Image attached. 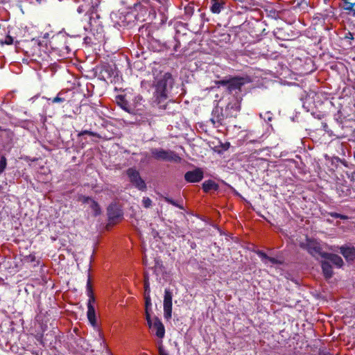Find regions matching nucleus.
<instances>
[{"label": "nucleus", "mask_w": 355, "mask_h": 355, "mask_svg": "<svg viewBox=\"0 0 355 355\" xmlns=\"http://www.w3.org/2000/svg\"><path fill=\"white\" fill-rule=\"evenodd\" d=\"M155 336L160 340L163 339L165 336V328L161 320L157 318H154V322L151 326H148Z\"/></svg>", "instance_id": "7"}, {"label": "nucleus", "mask_w": 355, "mask_h": 355, "mask_svg": "<svg viewBox=\"0 0 355 355\" xmlns=\"http://www.w3.org/2000/svg\"><path fill=\"white\" fill-rule=\"evenodd\" d=\"M223 121L224 114L222 113V110L218 107L215 108L212 112L211 123L214 125H219L223 124Z\"/></svg>", "instance_id": "11"}, {"label": "nucleus", "mask_w": 355, "mask_h": 355, "mask_svg": "<svg viewBox=\"0 0 355 355\" xmlns=\"http://www.w3.org/2000/svg\"><path fill=\"white\" fill-rule=\"evenodd\" d=\"M87 295L89 297V300L87 303V306L90 305H93V304L95 302V297L92 291V284L90 279L89 278L87 283Z\"/></svg>", "instance_id": "19"}, {"label": "nucleus", "mask_w": 355, "mask_h": 355, "mask_svg": "<svg viewBox=\"0 0 355 355\" xmlns=\"http://www.w3.org/2000/svg\"><path fill=\"white\" fill-rule=\"evenodd\" d=\"M343 8L344 10L348 11V13L352 15V16H355V8L354 6H351L349 3H347V1H343Z\"/></svg>", "instance_id": "22"}, {"label": "nucleus", "mask_w": 355, "mask_h": 355, "mask_svg": "<svg viewBox=\"0 0 355 355\" xmlns=\"http://www.w3.org/2000/svg\"><path fill=\"white\" fill-rule=\"evenodd\" d=\"M150 294V286L149 283L147 281H145L144 282V295L145 294Z\"/></svg>", "instance_id": "33"}, {"label": "nucleus", "mask_w": 355, "mask_h": 355, "mask_svg": "<svg viewBox=\"0 0 355 355\" xmlns=\"http://www.w3.org/2000/svg\"><path fill=\"white\" fill-rule=\"evenodd\" d=\"M66 93V92L61 91L58 94L56 97L53 98H49V101H51L53 103H63L66 101V98L64 96Z\"/></svg>", "instance_id": "21"}, {"label": "nucleus", "mask_w": 355, "mask_h": 355, "mask_svg": "<svg viewBox=\"0 0 355 355\" xmlns=\"http://www.w3.org/2000/svg\"><path fill=\"white\" fill-rule=\"evenodd\" d=\"M158 352L159 355H168L165 349H164L163 346L162 345V343L158 347Z\"/></svg>", "instance_id": "30"}, {"label": "nucleus", "mask_w": 355, "mask_h": 355, "mask_svg": "<svg viewBox=\"0 0 355 355\" xmlns=\"http://www.w3.org/2000/svg\"><path fill=\"white\" fill-rule=\"evenodd\" d=\"M218 188V184L211 180H207L202 184V189L205 192H209L211 190L216 191Z\"/></svg>", "instance_id": "18"}, {"label": "nucleus", "mask_w": 355, "mask_h": 355, "mask_svg": "<svg viewBox=\"0 0 355 355\" xmlns=\"http://www.w3.org/2000/svg\"><path fill=\"white\" fill-rule=\"evenodd\" d=\"M37 53V52L36 51V50L35 49L34 51L32 53V55H35Z\"/></svg>", "instance_id": "42"}, {"label": "nucleus", "mask_w": 355, "mask_h": 355, "mask_svg": "<svg viewBox=\"0 0 355 355\" xmlns=\"http://www.w3.org/2000/svg\"><path fill=\"white\" fill-rule=\"evenodd\" d=\"M340 253L343 255L347 261H354L355 259V248L354 247H340Z\"/></svg>", "instance_id": "12"}, {"label": "nucleus", "mask_w": 355, "mask_h": 355, "mask_svg": "<svg viewBox=\"0 0 355 355\" xmlns=\"http://www.w3.org/2000/svg\"><path fill=\"white\" fill-rule=\"evenodd\" d=\"M268 262H270L272 264H279V263H281V261H279L277 259L273 258V257H268V258L266 259V264Z\"/></svg>", "instance_id": "29"}, {"label": "nucleus", "mask_w": 355, "mask_h": 355, "mask_svg": "<svg viewBox=\"0 0 355 355\" xmlns=\"http://www.w3.org/2000/svg\"><path fill=\"white\" fill-rule=\"evenodd\" d=\"M184 178L189 182H199L203 178V171L200 168L188 171L185 173Z\"/></svg>", "instance_id": "9"}, {"label": "nucleus", "mask_w": 355, "mask_h": 355, "mask_svg": "<svg viewBox=\"0 0 355 355\" xmlns=\"http://www.w3.org/2000/svg\"><path fill=\"white\" fill-rule=\"evenodd\" d=\"M322 257L330 261L332 263L338 268H340L343 265V261L342 258L337 254L325 252L322 254Z\"/></svg>", "instance_id": "13"}, {"label": "nucleus", "mask_w": 355, "mask_h": 355, "mask_svg": "<svg viewBox=\"0 0 355 355\" xmlns=\"http://www.w3.org/2000/svg\"><path fill=\"white\" fill-rule=\"evenodd\" d=\"M331 216L335 218H338V216H339V214L338 213H336V212H331L329 214Z\"/></svg>", "instance_id": "37"}, {"label": "nucleus", "mask_w": 355, "mask_h": 355, "mask_svg": "<svg viewBox=\"0 0 355 355\" xmlns=\"http://www.w3.org/2000/svg\"><path fill=\"white\" fill-rule=\"evenodd\" d=\"M144 298H145V306H146V310H149L151 307V300H150V294H145L144 295Z\"/></svg>", "instance_id": "25"}, {"label": "nucleus", "mask_w": 355, "mask_h": 355, "mask_svg": "<svg viewBox=\"0 0 355 355\" xmlns=\"http://www.w3.org/2000/svg\"><path fill=\"white\" fill-rule=\"evenodd\" d=\"M84 11L83 8V6H80L78 8V12L79 13H81Z\"/></svg>", "instance_id": "40"}, {"label": "nucleus", "mask_w": 355, "mask_h": 355, "mask_svg": "<svg viewBox=\"0 0 355 355\" xmlns=\"http://www.w3.org/2000/svg\"><path fill=\"white\" fill-rule=\"evenodd\" d=\"M186 12L192 13L193 12V7L188 6L185 8Z\"/></svg>", "instance_id": "36"}, {"label": "nucleus", "mask_w": 355, "mask_h": 355, "mask_svg": "<svg viewBox=\"0 0 355 355\" xmlns=\"http://www.w3.org/2000/svg\"><path fill=\"white\" fill-rule=\"evenodd\" d=\"M343 1H347V3H349L351 6H355V0H343Z\"/></svg>", "instance_id": "38"}, {"label": "nucleus", "mask_w": 355, "mask_h": 355, "mask_svg": "<svg viewBox=\"0 0 355 355\" xmlns=\"http://www.w3.org/2000/svg\"><path fill=\"white\" fill-rule=\"evenodd\" d=\"M141 202L145 208H150L153 205V201L148 197H144Z\"/></svg>", "instance_id": "24"}, {"label": "nucleus", "mask_w": 355, "mask_h": 355, "mask_svg": "<svg viewBox=\"0 0 355 355\" xmlns=\"http://www.w3.org/2000/svg\"><path fill=\"white\" fill-rule=\"evenodd\" d=\"M25 259L28 262H33L35 261V254H31L25 257Z\"/></svg>", "instance_id": "32"}, {"label": "nucleus", "mask_w": 355, "mask_h": 355, "mask_svg": "<svg viewBox=\"0 0 355 355\" xmlns=\"http://www.w3.org/2000/svg\"><path fill=\"white\" fill-rule=\"evenodd\" d=\"M0 130H1V127L0 126Z\"/></svg>", "instance_id": "44"}, {"label": "nucleus", "mask_w": 355, "mask_h": 355, "mask_svg": "<svg viewBox=\"0 0 355 355\" xmlns=\"http://www.w3.org/2000/svg\"><path fill=\"white\" fill-rule=\"evenodd\" d=\"M218 84L222 85H227L229 87V80H222L218 82Z\"/></svg>", "instance_id": "34"}, {"label": "nucleus", "mask_w": 355, "mask_h": 355, "mask_svg": "<svg viewBox=\"0 0 355 355\" xmlns=\"http://www.w3.org/2000/svg\"><path fill=\"white\" fill-rule=\"evenodd\" d=\"M87 318L92 326L96 325V314H95V309L94 305L88 306L87 307Z\"/></svg>", "instance_id": "20"}, {"label": "nucleus", "mask_w": 355, "mask_h": 355, "mask_svg": "<svg viewBox=\"0 0 355 355\" xmlns=\"http://www.w3.org/2000/svg\"><path fill=\"white\" fill-rule=\"evenodd\" d=\"M172 293L169 289H165L164 297V316L168 320L172 315Z\"/></svg>", "instance_id": "5"}, {"label": "nucleus", "mask_w": 355, "mask_h": 355, "mask_svg": "<svg viewBox=\"0 0 355 355\" xmlns=\"http://www.w3.org/2000/svg\"><path fill=\"white\" fill-rule=\"evenodd\" d=\"M107 215L109 220L112 223H115L121 216V211L112 205L109 206L107 208Z\"/></svg>", "instance_id": "14"}, {"label": "nucleus", "mask_w": 355, "mask_h": 355, "mask_svg": "<svg viewBox=\"0 0 355 355\" xmlns=\"http://www.w3.org/2000/svg\"><path fill=\"white\" fill-rule=\"evenodd\" d=\"M126 174L130 182L139 190L146 191V184L144 180L141 178L139 171L135 168H130L127 170Z\"/></svg>", "instance_id": "4"}, {"label": "nucleus", "mask_w": 355, "mask_h": 355, "mask_svg": "<svg viewBox=\"0 0 355 355\" xmlns=\"http://www.w3.org/2000/svg\"><path fill=\"white\" fill-rule=\"evenodd\" d=\"M99 336L101 337V344H103L104 346L105 347V340L103 339L102 338V334H99Z\"/></svg>", "instance_id": "41"}, {"label": "nucleus", "mask_w": 355, "mask_h": 355, "mask_svg": "<svg viewBox=\"0 0 355 355\" xmlns=\"http://www.w3.org/2000/svg\"><path fill=\"white\" fill-rule=\"evenodd\" d=\"M245 84V79L241 77H235L229 80L228 89L230 92L241 90V87Z\"/></svg>", "instance_id": "10"}, {"label": "nucleus", "mask_w": 355, "mask_h": 355, "mask_svg": "<svg viewBox=\"0 0 355 355\" xmlns=\"http://www.w3.org/2000/svg\"><path fill=\"white\" fill-rule=\"evenodd\" d=\"M241 110V103L237 98H234L230 101L225 108L226 117H236Z\"/></svg>", "instance_id": "6"}, {"label": "nucleus", "mask_w": 355, "mask_h": 355, "mask_svg": "<svg viewBox=\"0 0 355 355\" xmlns=\"http://www.w3.org/2000/svg\"><path fill=\"white\" fill-rule=\"evenodd\" d=\"M338 218H340V219H343V220H347V219H348V216L339 214V216H338Z\"/></svg>", "instance_id": "39"}, {"label": "nucleus", "mask_w": 355, "mask_h": 355, "mask_svg": "<svg viewBox=\"0 0 355 355\" xmlns=\"http://www.w3.org/2000/svg\"><path fill=\"white\" fill-rule=\"evenodd\" d=\"M84 135H88L93 136V137H100L99 135H98L96 132H92V131H89V130H83V131L79 132L78 134V136L80 137V136Z\"/></svg>", "instance_id": "26"}, {"label": "nucleus", "mask_w": 355, "mask_h": 355, "mask_svg": "<svg viewBox=\"0 0 355 355\" xmlns=\"http://www.w3.org/2000/svg\"><path fill=\"white\" fill-rule=\"evenodd\" d=\"M322 269L323 274L326 278H330L332 277V267L328 261H324L322 262Z\"/></svg>", "instance_id": "17"}, {"label": "nucleus", "mask_w": 355, "mask_h": 355, "mask_svg": "<svg viewBox=\"0 0 355 355\" xmlns=\"http://www.w3.org/2000/svg\"><path fill=\"white\" fill-rule=\"evenodd\" d=\"M164 200H165V201H166V202H168V203H170V204H171V205H174V206H175V207H180V208H182V207L179 206V205L176 203V202H175L173 200H172V199H171V198H169L165 197V198H164Z\"/></svg>", "instance_id": "31"}, {"label": "nucleus", "mask_w": 355, "mask_h": 355, "mask_svg": "<svg viewBox=\"0 0 355 355\" xmlns=\"http://www.w3.org/2000/svg\"><path fill=\"white\" fill-rule=\"evenodd\" d=\"M31 44L33 46L35 47L36 49H39L40 47V42H38L37 40H33L31 41Z\"/></svg>", "instance_id": "35"}, {"label": "nucleus", "mask_w": 355, "mask_h": 355, "mask_svg": "<svg viewBox=\"0 0 355 355\" xmlns=\"http://www.w3.org/2000/svg\"><path fill=\"white\" fill-rule=\"evenodd\" d=\"M83 202L85 203H88L90 205L91 209L94 211V216H98L101 214V208L98 205V204L92 198L89 197H84Z\"/></svg>", "instance_id": "15"}, {"label": "nucleus", "mask_w": 355, "mask_h": 355, "mask_svg": "<svg viewBox=\"0 0 355 355\" xmlns=\"http://www.w3.org/2000/svg\"><path fill=\"white\" fill-rule=\"evenodd\" d=\"M300 247L315 257H322V254L324 253L322 250L320 243L315 239H306L305 242L300 243Z\"/></svg>", "instance_id": "2"}, {"label": "nucleus", "mask_w": 355, "mask_h": 355, "mask_svg": "<svg viewBox=\"0 0 355 355\" xmlns=\"http://www.w3.org/2000/svg\"><path fill=\"white\" fill-rule=\"evenodd\" d=\"M89 24H90V27L92 28V19H90V22H89Z\"/></svg>", "instance_id": "43"}, {"label": "nucleus", "mask_w": 355, "mask_h": 355, "mask_svg": "<svg viewBox=\"0 0 355 355\" xmlns=\"http://www.w3.org/2000/svg\"><path fill=\"white\" fill-rule=\"evenodd\" d=\"M257 254L261 259V260L266 264V259L268 258V256L262 251H257Z\"/></svg>", "instance_id": "27"}, {"label": "nucleus", "mask_w": 355, "mask_h": 355, "mask_svg": "<svg viewBox=\"0 0 355 355\" xmlns=\"http://www.w3.org/2000/svg\"><path fill=\"white\" fill-rule=\"evenodd\" d=\"M173 80L172 76L169 73H164L162 74L157 79L155 87V98L159 107L162 109H166V104L165 103L168 98V89L172 87Z\"/></svg>", "instance_id": "1"}, {"label": "nucleus", "mask_w": 355, "mask_h": 355, "mask_svg": "<svg viewBox=\"0 0 355 355\" xmlns=\"http://www.w3.org/2000/svg\"><path fill=\"white\" fill-rule=\"evenodd\" d=\"M7 166L6 157L1 155H0V175L5 171Z\"/></svg>", "instance_id": "23"}, {"label": "nucleus", "mask_w": 355, "mask_h": 355, "mask_svg": "<svg viewBox=\"0 0 355 355\" xmlns=\"http://www.w3.org/2000/svg\"><path fill=\"white\" fill-rule=\"evenodd\" d=\"M146 319L147 320L148 325L151 326V324L154 322V318H150L149 310H146Z\"/></svg>", "instance_id": "28"}, {"label": "nucleus", "mask_w": 355, "mask_h": 355, "mask_svg": "<svg viewBox=\"0 0 355 355\" xmlns=\"http://www.w3.org/2000/svg\"><path fill=\"white\" fill-rule=\"evenodd\" d=\"M211 11L215 14H219L224 8L225 3L222 0H211Z\"/></svg>", "instance_id": "16"}, {"label": "nucleus", "mask_w": 355, "mask_h": 355, "mask_svg": "<svg viewBox=\"0 0 355 355\" xmlns=\"http://www.w3.org/2000/svg\"><path fill=\"white\" fill-rule=\"evenodd\" d=\"M153 157L158 160L169 161L178 162L180 157L173 151L165 150L164 149L153 148L151 149Z\"/></svg>", "instance_id": "3"}, {"label": "nucleus", "mask_w": 355, "mask_h": 355, "mask_svg": "<svg viewBox=\"0 0 355 355\" xmlns=\"http://www.w3.org/2000/svg\"><path fill=\"white\" fill-rule=\"evenodd\" d=\"M116 102L119 106L128 113H132L135 110L133 105L128 102V96L126 94L116 96Z\"/></svg>", "instance_id": "8"}]
</instances>
